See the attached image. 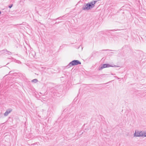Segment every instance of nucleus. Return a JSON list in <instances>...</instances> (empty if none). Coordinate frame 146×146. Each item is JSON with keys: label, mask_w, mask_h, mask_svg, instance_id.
Segmentation results:
<instances>
[{"label": "nucleus", "mask_w": 146, "mask_h": 146, "mask_svg": "<svg viewBox=\"0 0 146 146\" xmlns=\"http://www.w3.org/2000/svg\"><path fill=\"white\" fill-rule=\"evenodd\" d=\"M12 5H10L9 6V7L10 8H11L12 7Z\"/></svg>", "instance_id": "6e6552de"}, {"label": "nucleus", "mask_w": 146, "mask_h": 146, "mask_svg": "<svg viewBox=\"0 0 146 146\" xmlns=\"http://www.w3.org/2000/svg\"><path fill=\"white\" fill-rule=\"evenodd\" d=\"M114 66L111 65H110L109 64H104L102 66H100L99 68V70H101L103 69L106 67H113Z\"/></svg>", "instance_id": "20e7f679"}, {"label": "nucleus", "mask_w": 146, "mask_h": 146, "mask_svg": "<svg viewBox=\"0 0 146 146\" xmlns=\"http://www.w3.org/2000/svg\"><path fill=\"white\" fill-rule=\"evenodd\" d=\"M1 14V11H0V14Z\"/></svg>", "instance_id": "1a4fd4ad"}, {"label": "nucleus", "mask_w": 146, "mask_h": 146, "mask_svg": "<svg viewBox=\"0 0 146 146\" xmlns=\"http://www.w3.org/2000/svg\"><path fill=\"white\" fill-rule=\"evenodd\" d=\"M146 137V131H143V137Z\"/></svg>", "instance_id": "0eeeda50"}, {"label": "nucleus", "mask_w": 146, "mask_h": 146, "mask_svg": "<svg viewBox=\"0 0 146 146\" xmlns=\"http://www.w3.org/2000/svg\"><path fill=\"white\" fill-rule=\"evenodd\" d=\"M81 63L78 60H74L70 62L69 64L67 65L66 67L69 68L72 66L77 65L78 64H80Z\"/></svg>", "instance_id": "f03ea898"}, {"label": "nucleus", "mask_w": 146, "mask_h": 146, "mask_svg": "<svg viewBox=\"0 0 146 146\" xmlns=\"http://www.w3.org/2000/svg\"><path fill=\"white\" fill-rule=\"evenodd\" d=\"M12 110L11 109H9L7 110L4 113L5 116H7L12 111Z\"/></svg>", "instance_id": "39448f33"}, {"label": "nucleus", "mask_w": 146, "mask_h": 146, "mask_svg": "<svg viewBox=\"0 0 146 146\" xmlns=\"http://www.w3.org/2000/svg\"><path fill=\"white\" fill-rule=\"evenodd\" d=\"M143 131H139L137 130H135V132L134 134V137H143Z\"/></svg>", "instance_id": "7ed1b4c3"}, {"label": "nucleus", "mask_w": 146, "mask_h": 146, "mask_svg": "<svg viewBox=\"0 0 146 146\" xmlns=\"http://www.w3.org/2000/svg\"><path fill=\"white\" fill-rule=\"evenodd\" d=\"M97 2L96 1H92L88 3L85 4L82 7V9L84 10H88L95 6V4Z\"/></svg>", "instance_id": "f257e3e1"}, {"label": "nucleus", "mask_w": 146, "mask_h": 146, "mask_svg": "<svg viewBox=\"0 0 146 146\" xmlns=\"http://www.w3.org/2000/svg\"><path fill=\"white\" fill-rule=\"evenodd\" d=\"M32 82H34V83H36V82H37L38 81L36 79H34L32 81Z\"/></svg>", "instance_id": "423d86ee"}]
</instances>
